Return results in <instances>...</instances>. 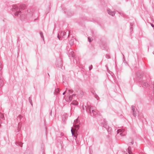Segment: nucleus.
<instances>
[{"mask_svg":"<svg viewBox=\"0 0 154 154\" xmlns=\"http://www.w3.org/2000/svg\"><path fill=\"white\" fill-rule=\"evenodd\" d=\"M151 26H152V27H154V25H153V24H152V23H151Z\"/></svg>","mask_w":154,"mask_h":154,"instance_id":"obj_35","label":"nucleus"},{"mask_svg":"<svg viewBox=\"0 0 154 154\" xmlns=\"http://www.w3.org/2000/svg\"><path fill=\"white\" fill-rule=\"evenodd\" d=\"M45 150L44 148H43V150L42 154H45Z\"/></svg>","mask_w":154,"mask_h":154,"instance_id":"obj_32","label":"nucleus"},{"mask_svg":"<svg viewBox=\"0 0 154 154\" xmlns=\"http://www.w3.org/2000/svg\"><path fill=\"white\" fill-rule=\"evenodd\" d=\"M22 125V123L21 122H19L18 123V128L17 129V130L18 131H20V128L21 126Z\"/></svg>","mask_w":154,"mask_h":154,"instance_id":"obj_18","label":"nucleus"},{"mask_svg":"<svg viewBox=\"0 0 154 154\" xmlns=\"http://www.w3.org/2000/svg\"><path fill=\"white\" fill-rule=\"evenodd\" d=\"M40 35L41 36V38H42L43 41H44V35H43V33L42 32H40Z\"/></svg>","mask_w":154,"mask_h":154,"instance_id":"obj_15","label":"nucleus"},{"mask_svg":"<svg viewBox=\"0 0 154 154\" xmlns=\"http://www.w3.org/2000/svg\"><path fill=\"white\" fill-rule=\"evenodd\" d=\"M78 119H76V120H75L74 121V122H78Z\"/></svg>","mask_w":154,"mask_h":154,"instance_id":"obj_34","label":"nucleus"},{"mask_svg":"<svg viewBox=\"0 0 154 154\" xmlns=\"http://www.w3.org/2000/svg\"><path fill=\"white\" fill-rule=\"evenodd\" d=\"M101 124L102 127H104L108 131H109V126L107 125V123L106 122L103 121V122L101 123Z\"/></svg>","mask_w":154,"mask_h":154,"instance_id":"obj_8","label":"nucleus"},{"mask_svg":"<svg viewBox=\"0 0 154 154\" xmlns=\"http://www.w3.org/2000/svg\"><path fill=\"white\" fill-rule=\"evenodd\" d=\"M15 144L17 145L18 146H20L21 147H22L23 144H21V143L18 142H16L15 143Z\"/></svg>","mask_w":154,"mask_h":154,"instance_id":"obj_14","label":"nucleus"},{"mask_svg":"<svg viewBox=\"0 0 154 154\" xmlns=\"http://www.w3.org/2000/svg\"><path fill=\"white\" fill-rule=\"evenodd\" d=\"M82 69H84V68H82Z\"/></svg>","mask_w":154,"mask_h":154,"instance_id":"obj_45","label":"nucleus"},{"mask_svg":"<svg viewBox=\"0 0 154 154\" xmlns=\"http://www.w3.org/2000/svg\"><path fill=\"white\" fill-rule=\"evenodd\" d=\"M132 110L133 112V115L134 117H136L137 116V112L135 111V106L133 105L131 106Z\"/></svg>","mask_w":154,"mask_h":154,"instance_id":"obj_9","label":"nucleus"},{"mask_svg":"<svg viewBox=\"0 0 154 154\" xmlns=\"http://www.w3.org/2000/svg\"><path fill=\"white\" fill-rule=\"evenodd\" d=\"M136 75L137 77V79L139 82V81H141L143 76V73L141 71L137 72L136 73Z\"/></svg>","mask_w":154,"mask_h":154,"instance_id":"obj_3","label":"nucleus"},{"mask_svg":"<svg viewBox=\"0 0 154 154\" xmlns=\"http://www.w3.org/2000/svg\"><path fill=\"white\" fill-rule=\"evenodd\" d=\"M82 109L83 110H84V109H85V108L84 106H82Z\"/></svg>","mask_w":154,"mask_h":154,"instance_id":"obj_39","label":"nucleus"},{"mask_svg":"<svg viewBox=\"0 0 154 154\" xmlns=\"http://www.w3.org/2000/svg\"><path fill=\"white\" fill-rule=\"evenodd\" d=\"M66 91H65V92H64L63 93V95H64L66 94Z\"/></svg>","mask_w":154,"mask_h":154,"instance_id":"obj_37","label":"nucleus"},{"mask_svg":"<svg viewBox=\"0 0 154 154\" xmlns=\"http://www.w3.org/2000/svg\"><path fill=\"white\" fill-rule=\"evenodd\" d=\"M130 144H131V145H133V144H134V142H130V143H128V144H129V145Z\"/></svg>","mask_w":154,"mask_h":154,"instance_id":"obj_30","label":"nucleus"},{"mask_svg":"<svg viewBox=\"0 0 154 154\" xmlns=\"http://www.w3.org/2000/svg\"><path fill=\"white\" fill-rule=\"evenodd\" d=\"M4 117V116L3 114L0 112V119H2Z\"/></svg>","mask_w":154,"mask_h":154,"instance_id":"obj_23","label":"nucleus"},{"mask_svg":"<svg viewBox=\"0 0 154 154\" xmlns=\"http://www.w3.org/2000/svg\"><path fill=\"white\" fill-rule=\"evenodd\" d=\"M139 84L142 87L144 88H146L149 87V85L146 81H139Z\"/></svg>","mask_w":154,"mask_h":154,"instance_id":"obj_4","label":"nucleus"},{"mask_svg":"<svg viewBox=\"0 0 154 154\" xmlns=\"http://www.w3.org/2000/svg\"><path fill=\"white\" fill-rule=\"evenodd\" d=\"M72 96L70 95L68 97L69 100L70 101H71L72 99Z\"/></svg>","mask_w":154,"mask_h":154,"instance_id":"obj_24","label":"nucleus"},{"mask_svg":"<svg viewBox=\"0 0 154 154\" xmlns=\"http://www.w3.org/2000/svg\"><path fill=\"white\" fill-rule=\"evenodd\" d=\"M22 117H23L21 115H19L17 117V120L20 121Z\"/></svg>","mask_w":154,"mask_h":154,"instance_id":"obj_20","label":"nucleus"},{"mask_svg":"<svg viewBox=\"0 0 154 154\" xmlns=\"http://www.w3.org/2000/svg\"><path fill=\"white\" fill-rule=\"evenodd\" d=\"M74 128L73 129L72 127L71 128V132L73 131L75 134L77 133L78 132V130H79V125H74Z\"/></svg>","mask_w":154,"mask_h":154,"instance_id":"obj_5","label":"nucleus"},{"mask_svg":"<svg viewBox=\"0 0 154 154\" xmlns=\"http://www.w3.org/2000/svg\"><path fill=\"white\" fill-rule=\"evenodd\" d=\"M75 94H73L72 95V97H73V96H75Z\"/></svg>","mask_w":154,"mask_h":154,"instance_id":"obj_38","label":"nucleus"},{"mask_svg":"<svg viewBox=\"0 0 154 154\" xmlns=\"http://www.w3.org/2000/svg\"><path fill=\"white\" fill-rule=\"evenodd\" d=\"M91 93L93 94L94 95V94H96V93L95 92V91L93 90H91Z\"/></svg>","mask_w":154,"mask_h":154,"instance_id":"obj_26","label":"nucleus"},{"mask_svg":"<svg viewBox=\"0 0 154 154\" xmlns=\"http://www.w3.org/2000/svg\"><path fill=\"white\" fill-rule=\"evenodd\" d=\"M106 57L107 58V59H109L110 58V56L108 55H106Z\"/></svg>","mask_w":154,"mask_h":154,"instance_id":"obj_28","label":"nucleus"},{"mask_svg":"<svg viewBox=\"0 0 154 154\" xmlns=\"http://www.w3.org/2000/svg\"><path fill=\"white\" fill-rule=\"evenodd\" d=\"M52 110H51L50 111V115L51 116H52Z\"/></svg>","mask_w":154,"mask_h":154,"instance_id":"obj_33","label":"nucleus"},{"mask_svg":"<svg viewBox=\"0 0 154 154\" xmlns=\"http://www.w3.org/2000/svg\"><path fill=\"white\" fill-rule=\"evenodd\" d=\"M29 102L31 104V105L32 106V99H31V97H29Z\"/></svg>","mask_w":154,"mask_h":154,"instance_id":"obj_22","label":"nucleus"},{"mask_svg":"<svg viewBox=\"0 0 154 154\" xmlns=\"http://www.w3.org/2000/svg\"><path fill=\"white\" fill-rule=\"evenodd\" d=\"M131 148L130 146H129L128 149V152L129 154H133L132 152L131 151Z\"/></svg>","mask_w":154,"mask_h":154,"instance_id":"obj_12","label":"nucleus"},{"mask_svg":"<svg viewBox=\"0 0 154 154\" xmlns=\"http://www.w3.org/2000/svg\"><path fill=\"white\" fill-rule=\"evenodd\" d=\"M73 43L74 40L73 39L71 40L69 42V44L71 46H72L73 44Z\"/></svg>","mask_w":154,"mask_h":154,"instance_id":"obj_19","label":"nucleus"},{"mask_svg":"<svg viewBox=\"0 0 154 154\" xmlns=\"http://www.w3.org/2000/svg\"><path fill=\"white\" fill-rule=\"evenodd\" d=\"M72 134L73 136L75 137V138H77L78 135V134H77V133L75 134L74 132L73 131H72Z\"/></svg>","mask_w":154,"mask_h":154,"instance_id":"obj_16","label":"nucleus"},{"mask_svg":"<svg viewBox=\"0 0 154 154\" xmlns=\"http://www.w3.org/2000/svg\"><path fill=\"white\" fill-rule=\"evenodd\" d=\"M122 133H120V135H122Z\"/></svg>","mask_w":154,"mask_h":154,"instance_id":"obj_42","label":"nucleus"},{"mask_svg":"<svg viewBox=\"0 0 154 154\" xmlns=\"http://www.w3.org/2000/svg\"><path fill=\"white\" fill-rule=\"evenodd\" d=\"M92 68H89V70H91Z\"/></svg>","mask_w":154,"mask_h":154,"instance_id":"obj_40","label":"nucleus"},{"mask_svg":"<svg viewBox=\"0 0 154 154\" xmlns=\"http://www.w3.org/2000/svg\"><path fill=\"white\" fill-rule=\"evenodd\" d=\"M2 65L1 63L0 62V67H2Z\"/></svg>","mask_w":154,"mask_h":154,"instance_id":"obj_36","label":"nucleus"},{"mask_svg":"<svg viewBox=\"0 0 154 154\" xmlns=\"http://www.w3.org/2000/svg\"><path fill=\"white\" fill-rule=\"evenodd\" d=\"M107 12L108 13L110 14V15L113 16L115 15V13L114 11H112L111 10L109 9H108L107 10Z\"/></svg>","mask_w":154,"mask_h":154,"instance_id":"obj_11","label":"nucleus"},{"mask_svg":"<svg viewBox=\"0 0 154 154\" xmlns=\"http://www.w3.org/2000/svg\"><path fill=\"white\" fill-rule=\"evenodd\" d=\"M91 113L93 114V116L94 117L97 116L100 114L99 112L96 109H92Z\"/></svg>","mask_w":154,"mask_h":154,"instance_id":"obj_7","label":"nucleus"},{"mask_svg":"<svg viewBox=\"0 0 154 154\" xmlns=\"http://www.w3.org/2000/svg\"><path fill=\"white\" fill-rule=\"evenodd\" d=\"M106 69L108 70V68H106Z\"/></svg>","mask_w":154,"mask_h":154,"instance_id":"obj_44","label":"nucleus"},{"mask_svg":"<svg viewBox=\"0 0 154 154\" xmlns=\"http://www.w3.org/2000/svg\"><path fill=\"white\" fill-rule=\"evenodd\" d=\"M69 54L72 57H74V52L73 51L71 50L70 51H69Z\"/></svg>","mask_w":154,"mask_h":154,"instance_id":"obj_13","label":"nucleus"},{"mask_svg":"<svg viewBox=\"0 0 154 154\" xmlns=\"http://www.w3.org/2000/svg\"><path fill=\"white\" fill-rule=\"evenodd\" d=\"M60 92V90L58 88H57L55 90V91L54 92V94H58Z\"/></svg>","mask_w":154,"mask_h":154,"instance_id":"obj_17","label":"nucleus"},{"mask_svg":"<svg viewBox=\"0 0 154 154\" xmlns=\"http://www.w3.org/2000/svg\"><path fill=\"white\" fill-rule=\"evenodd\" d=\"M94 96L97 99V100H98L99 99V97L96 94H94Z\"/></svg>","mask_w":154,"mask_h":154,"instance_id":"obj_21","label":"nucleus"},{"mask_svg":"<svg viewBox=\"0 0 154 154\" xmlns=\"http://www.w3.org/2000/svg\"><path fill=\"white\" fill-rule=\"evenodd\" d=\"M93 66L92 65H91L89 67H92Z\"/></svg>","mask_w":154,"mask_h":154,"instance_id":"obj_41","label":"nucleus"},{"mask_svg":"<svg viewBox=\"0 0 154 154\" xmlns=\"http://www.w3.org/2000/svg\"><path fill=\"white\" fill-rule=\"evenodd\" d=\"M45 118H44L43 119V123L44 125H45Z\"/></svg>","mask_w":154,"mask_h":154,"instance_id":"obj_31","label":"nucleus"},{"mask_svg":"<svg viewBox=\"0 0 154 154\" xmlns=\"http://www.w3.org/2000/svg\"><path fill=\"white\" fill-rule=\"evenodd\" d=\"M24 9V5H22L19 7L15 5L13 6L12 10L14 12V15L16 16L21 18L22 17V12L21 11Z\"/></svg>","mask_w":154,"mask_h":154,"instance_id":"obj_1","label":"nucleus"},{"mask_svg":"<svg viewBox=\"0 0 154 154\" xmlns=\"http://www.w3.org/2000/svg\"><path fill=\"white\" fill-rule=\"evenodd\" d=\"M69 92L70 93H72L73 92V91L72 90H68Z\"/></svg>","mask_w":154,"mask_h":154,"instance_id":"obj_27","label":"nucleus"},{"mask_svg":"<svg viewBox=\"0 0 154 154\" xmlns=\"http://www.w3.org/2000/svg\"><path fill=\"white\" fill-rule=\"evenodd\" d=\"M124 63H126V64H127V63H125V62H124Z\"/></svg>","mask_w":154,"mask_h":154,"instance_id":"obj_43","label":"nucleus"},{"mask_svg":"<svg viewBox=\"0 0 154 154\" xmlns=\"http://www.w3.org/2000/svg\"><path fill=\"white\" fill-rule=\"evenodd\" d=\"M76 103H74L73 102H72V104H73V105H78V103L77 102H76Z\"/></svg>","mask_w":154,"mask_h":154,"instance_id":"obj_29","label":"nucleus"},{"mask_svg":"<svg viewBox=\"0 0 154 154\" xmlns=\"http://www.w3.org/2000/svg\"><path fill=\"white\" fill-rule=\"evenodd\" d=\"M85 107L86 108V112L88 113H89L90 114H91V109H92V108H91L90 106L89 105H87V106H85Z\"/></svg>","mask_w":154,"mask_h":154,"instance_id":"obj_10","label":"nucleus"},{"mask_svg":"<svg viewBox=\"0 0 154 154\" xmlns=\"http://www.w3.org/2000/svg\"><path fill=\"white\" fill-rule=\"evenodd\" d=\"M88 41L89 42H91L92 41V40H93V39H92V38H91L90 37H88Z\"/></svg>","mask_w":154,"mask_h":154,"instance_id":"obj_25","label":"nucleus"},{"mask_svg":"<svg viewBox=\"0 0 154 154\" xmlns=\"http://www.w3.org/2000/svg\"><path fill=\"white\" fill-rule=\"evenodd\" d=\"M66 32L64 31H60L58 34L57 38L59 39H60V38H67L69 36V35L67 36L66 35Z\"/></svg>","mask_w":154,"mask_h":154,"instance_id":"obj_2","label":"nucleus"},{"mask_svg":"<svg viewBox=\"0 0 154 154\" xmlns=\"http://www.w3.org/2000/svg\"><path fill=\"white\" fill-rule=\"evenodd\" d=\"M2 68H0V87H2L4 85V82L3 80V77L2 76Z\"/></svg>","mask_w":154,"mask_h":154,"instance_id":"obj_6","label":"nucleus"}]
</instances>
